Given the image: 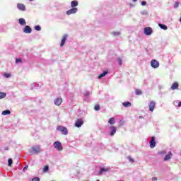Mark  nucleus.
I'll return each mask as SVG.
<instances>
[{"label": "nucleus", "mask_w": 181, "mask_h": 181, "mask_svg": "<svg viewBox=\"0 0 181 181\" xmlns=\"http://www.w3.org/2000/svg\"><path fill=\"white\" fill-rule=\"evenodd\" d=\"M107 74H108V71H105L103 72V74H100L98 76V78L100 79L101 78L105 77Z\"/></svg>", "instance_id": "6ab92c4d"}, {"label": "nucleus", "mask_w": 181, "mask_h": 181, "mask_svg": "<svg viewBox=\"0 0 181 181\" xmlns=\"http://www.w3.org/2000/svg\"><path fill=\"white\" fill-rule=\"evenodd\" d=\"M172 152L169 151L168 154H166L164 158V161H168V160L171 159Z\"/></svg>", "instance_id": "a211bd4d"}, {"label": "nucleus", "mask_w": 181, "mask_h": 181, "mask_svg": "<svg viewBox=\"0 0 181 181\" xmlns=\"http://www.w3.org/2000/svg\"><path fill=\"white\" fill-rule=\"evenodd\" d=\"M156 105V103H155L154 101H151V102L148 104V110H149L151 112H153Z\"/></svg>", "instance_id": "1a4fd4ad"}, {"label": "nucleus", "mask_w": 181, "mask_h": 181, "mask_svg": "<svg viewBox=\"0 0 181 181\" xmlns=\"http://www.w3.org/2000/svg\"><path fill=\"white\" fill-rule=\"evenodd\" d=\"M4 150H5V151H8V147H5V148H4Z\"/></svg>", "instance_id": "37998d69"}, {"label": "nucleus", "mask_w": 181, "mask_h": 181, "mask_svg": "<svg viewBox=\"0 0 181 181\" xmlns=\"http://www.w3.org/2000/svg\"><path fill=\"white\" fill-rule=\"evenodd\" d=\"M28 169V165H26L25 167H24L23 170V172H25V170Z\"/></svg>", "instance_id": "4c0bfd02"}, {"label": "nucleus", "mask_w": 181, "mask_h": 181, "mask_svg": "<svg viewBox=\"0 0 181 181\" xmlns=\"http://www.w3.org/2000/svg\"><path fill=\"white\" fill-rule=\"evenodd\" d=\"M17 8H18L19 11H25L26 10L25 6L20 3L17 4Z\"/></svg>", "instance_id": "9b49d317"}, {"label": "nucleus", "mask_w": 181, "mask_h": 181, "mask_svg": "<svg viewBox=\"0 0 181 181\" xmlns=\"http://www.w3.org/2000/svg\"><path fill=\"white\" fill-rule=\"evenodd\" d=\"M158 26L159 28H160L162 30H168V26L166 25H163V24H161V23H158Z\"/></svg>", "instance_id": "4be33fe9"}, {"label": "nucleus", "mask_w": 181, "mask_h": 181, "mask_svg": "<svg viewBox=\"0 0 181 181\" xmlns=\"http://www.w3.org/2000/svg\"><path fill=\"white\" fill-rule=\"evenodd\" d=\"M48 170H49V166H48V165H45V166L44 167L43 171H44L45 173H47Z\"/></svg>", "instance_id": "cd10ccee"}, {"label": "nucleus", "mask_w": 181, "mask_h": 181, "mask_svg": "<svg viewBox=\"0 0 181 181\" xmlns=\"http://www.w3.org/2000/svg\"><path fill=\"white\" fill-rule=\"evenodd\" d=\"M41 152L40 146H33L30 148V153L32 154H39Z\"/></svg>", "instance_id": "f257e3e1"}, {"label": "nucleus", "mask_w": 181, "mask_h": 181, "mask_svg": "<svg viewBox=\"0 0 181 181\" xmlns=\"http://www.w3.org/2000/svg\"><path fill=\"white\" fill-rule=\"evenodd\" d=\"M180 5V2H175V4H174V8H177L179 7Z\"/></svg>", "instance_id": "2f4dec72"}, {"label": "nucleus", "mask_w": 181, "mask_h": 181, "mask_svg": "<svg viewBox=\"0 0 181 181\" xmlns=\"http://www.w3.org/2000/svg\"><path fill=\"white\" fill-rule=\"evenodd\" d=\"M110 129L111 131L110 133V136H113L117 132V127L115 126H110Z\"/></svg>", "instance_id": "0eeeda50"}, {"label": "nucleus", "mask_w": 181, "mask_h": 181, "mask_svg": "<svg viewBox=\"0 0 181 181\" xmlns=\"http://www.w3.org/2000/svg\"><path fill=\"white\" fill-rule=\"evenodd\" d=\"M178 87H179L178 83H177V82H174V83L172 84L171 89H172V90H177V89H178Z\"/></svg>", "instance_id": "dca6fc26"}, {"label": "nucleus", "mask_w": 181, "mask_h": 181, "mask_svg": "<svg viewBox=\"0 0 181 181\" xmlns=\"http://www.w3.org/2000/svg\"><path fill=\"white\" fill-rule=\"evenodd\" d=\"M146 1H141V6H146Z\"/></svg>", "instance_id": "a19ab883"}, {"label": "nucleus", "mask_w": 181, "mask_h": 181, "mask_svg": "<svg viewBox=\"0 0 181 181\" xmlns=\"http://www.w3.org/2000/svg\"><path fill=\"white\" fill-rule=\"evenodd\" d=\"M158 180V178L157 177H152V181H157Z\"/></svg>", "instance_id": "ea45409f"}, {"label": "nucleus", "mask_w": 181, "mask_h": 181, "mask_svg": "<svg viewBox=\"0 0 181 181\" xmlns=\"http://www.w3.org/2000/svg\"><path fill=\"white\" fill-rule=\"evenodd\" d=\"M4 76H5V78H10L11 77V74L5 73Z\"/></svg>", "instance_id": "f704fd0d"}, {"label": "nucleus", "mask_w": 181, "mask_h": 181, "mask_svg": "<svg viewBox=\"0 0 181 181\" xmlns=\"http://www.w3.org/2000/svg\"><path fill=\"white\" fill-rule=\"evenodd\" d=\"M153 33V29L151 27H146L144 28V34L147 36H150Z\"/></svg>", "instance_id": "39448f33"}, {"label": "nucleus", "mask_w": 181, "mask_h": 181, "mask_svg": "<svg viewBox=\"0 0 181 181\" xmlns=\"http://www.w3.org/2000/svg\"><path fill=\"white\" fill-rule=\"evenodd\" d=\"M30 1H33L34 0H29Z\"/></svg>", "instance_id": "49530a36"}, {"label": "nucleus", "mask_w": 181, "mask_h": 181, "mask_svg": "<svg viewBox=\"0 0 181 181\" xmlns=\"http://www.w3.org/2000/svg\"><path fill=\"white\" fill-rule=\"evenodd\" d=\"M66 39H67V34H64L63 37H62V40H61V43H60V47H61L64 46Z\"/></svg>", "instance_id": "f8f14e48"}, {"label": "nucleus", "mask_w": 181, "mask_h": 181, "mask_svg": "<svg viewBox=\"0 0 181 181\" xmlns=\"http://www.w3.org/2000/svg\"><path fill=\"white\" fill-rule=\"evenodd\" d=\"M115 118L111 117L110 119H108V124H115Z\"/></svg>", "instance_id": "b1692460"}, {"label": "nucleus", "mask_w": 181, "mask_h": 181, "mask_svg": "<svg viewBox=\"0 0 181 181\" xmlns=\"http://www.w3.org/2000/svg\"><path fill=\"white\" fill-rule=\"evenodd\" d=\"M32 31H33V30L29 25H26L25 28H24V29H23L24 33H28V34L32 33Z\"/></svg>", "instance_id": "9d476101"}, {"label": "nucleus", "mask_w": 181, "mask_h": 181, "mask_svg": "<svg viewBox=\"0 0 181 181\" xmlns=\"http://www.w3.org/2000/svg\"><path fill=\"white\" fill-rule=\"evenodd\" d=\"M11 114V111L8 110L2 111V115H8Z\"/></svg>", "instance_id": "5701e85b"}, {"label": "nucleus", "mask_w": 181, "mask_h": 181, "mask_svg": "<svg viewBox=\"0 0 181 181\" xmlns=\"http://www.w3.org/2000/svg\"><path fill=\"white\" fill-rule=\"evenodd\" d=\"M35 30H37V31H40V30H41V27L40 25H35Z\"/></svg>", "instance_id": "c756f323"}, {"label": "nucleus", "mask_w": 181, "mask_h": 181, "mask_svg": "<svg viewBox=\"0 0 181 181\" xmlns=\"http://www.w3.org/2000/svg\"><path fill=\"white\" fill-rule=\"evenodd\" d=\"M53 146L59 151H63L62 143H60L59 141L54 142Z\"/></svg>", "instance_id": "f03ea898"}, {"label": "nucleus", "mask_w": 181, "mask_h": 181, "mask_svg": "<svg viewBox=\"0 0 181 181\" xmlns=\"http://www.w3.org/2000/svg\"><path fill=\"white\" fill-rule=\"evenodd\" d=\"M124 124V120H120L119 127H123Z\"/></svg>", "instance_id": "72a5a7b5"}, {"label": "nucleus", "mask_w": 181, "mask_h": 181, "mask_svg": "<svg viewBox=\"0 0 181 181\" xmlns=\"http://www.w3.org/2000/svg\"><path fill=\"white\" fill-rule=\"evenodd\" d=\"M78 5H79V2H78L77 1L74 0V1H72L71 2V8H76L78 6Z\"/></svg>", "instance_id": "2eb2a0df"}, {"label": "nucleus", "mask_w": 181, "mask_h": 181, "mask_svg": "<svg viewBox=\"0 0 181 181\" xmlns=\"http://www.w3.org/2000/svg\"><path fill=\"white\" fill-rule=\"evenodd\" d=\"M117 62L120 66L123 64V60L121 58H117Z\"/></svg>", "instance_id": "c85d7f7f"}, {"label": "nucleus", "mask_w": 181, "mask_h": 181, "mask_svg": "<svg viewBox=\"0 0 181 181\" xmlns=\"http://www.w3.org/2000/svg\"><path fill=\"white\" fill-rule=\"evenodd\" d=\"M110 170V168H100V170L99 172V175H102L103 173H105V172H109Z\"/></svg>", "instance_id": "f3484780"}, {"label": "nucleus", "mask_w": 181, "mask_h": 181, "mask_svg": "<svg viewBox=\"0 0 181 181\" xmlns=\"http://www.w3.org/2000/svg\"><path fill=\"white\" fill-rule=\"evenodd\" d=\"M18 22H19V24H20L21 25H26V21H25V20L23 19V18H20V19L18 20Z\"/></svg>", "instance_id": "aec40b11"}, {"label": "nucleus", "mask_w": 181, "mask_h": 181, "mask_svg": "<svg viewBox=\"0 0 181 181\" xmlns=\"http://www.w3.org/2000/svg\"><path fill=\"white\" fill-rule=\"evenodd\" d=\"M77 11H78L77 8H72L70 10L66 11V15L70 16V15H72L74 13H76Z\"/></svg>", "instance_id": "6e6552de"}, {"label": "nucleus", "mask_w": 181, "mask_h": 181, "mask_svg": "<svg viewBox=\"0 0 181 181\" xmlns=\"http://www.w3.org/2000/svg\"><path fill=\"white\" fill-rule=\"evenodd\" d=\"M137 0H132V1H134V2H135V1H136Z\"/></svg>", "instance_id": "a18cd8bd"}, {"label": "nucleus", "mask_w": 181, "mask_h": 181, "mask_svg": "<svg viewBox=\"0 0 181 181\" xmlns=\"http://www.w3.org/2000/svg\"><path fill=\"white\" fill-rule=\"evenodd\" d=\"M113 34H114L115 36H117V35H120V33L119 32H115V33H113Z\"/></svg>", "instance_id": "e433bc0d"}, {"label": "nucleus", "mask_w": 181, "mask_h": 181, "mask_svg": "<svg viewBox=\"0 0 181 181\" xmlns=\"http://www.w3.org/2000/svg\"><path fill=\"white\" fill-rule=\"evenodd\" d=\"M21 62H22V59L21 58H18V59H16V64L21 63Z\"/></svg>", "instance_id": "473e14b6"}, {"label": "nucleus", "mask_w": 181, "mask_h": 181, "mask_svg": "<svg viewBox=\"0 0 181 181\" xmlns=\"http://www.w3.org/2000/svg\"><path fill=\"white\" fill-rule=\"evenodd\" d=\"M57 131H60L63 135H67V134L69 133L67 129L62 126H57Z\"/></svg>", "instance_id": "7ed1b4c3"}, {"label": "nucleus", "mask_w": 181, "mask_h": 181, "mask_svg": "<svg viewBox=\"0 0 181 181\" xmlns=\"http://www.w3.org/2000/svg\"><path fill=\"white\" fill-rule=\"evenodd\" d=\"M177 107H181V102L180 101L177 103Z\"/></svg>", "instance_id": "79ce46f5"}, {"label": "nucleus", "mask_w": 181, "mask_h": 181, "mask_svg": "<svg viewBox=\"0 0 181 181\" xmlns=\"http://www.w3.org/2000/svg\"><path fill=\"white\" fill-rule=\"evenodd\" d=\"M6 97V93H0V100L5 98Z\"/></svg>", "instance_id": "a878e982"}, {"label": "nucleus", "mask_w": 181, "mask_h": 181, "mask_svg": "<svg viewBox=\"0 0 181 181\" xmlns=\"http://www.w3.org/2000/svg\"><path fill=\"white\" fill-rule=\"evenodd\" d=\"M151 66L153 69H158L160 66V63L158 61L153 59L151 61Z\"/></svg>", "instance_id": "20e7f679"}, {"label": "nucleus", "mask_w": 181, "mask_h": 181, "mask_svg": "<svg viewBox=\"0 0 181 181\" xmlns=\"http://www.w3.org/2000/svg\"><path fill=\"white\" fill-rule=\"evenodd\" d=\"M62 102H63L62 98H58L55 99V101L54 102V103L57 106H59L60 105H62Z\"/></svg>", "instance_id": "ddd939ff"}, {"label": "nucleus", "mask_w": 181, "mask_h": 181, "mask_svg": "<svg viewBox=\"0 0 181 181\" xmlns=\"http://www.w3.org/2000/svg\"><path fill=\"white\" fill-rule=\"evenodd\" d=\"M119 181H121V180H119Z\"/></svg>", "instance_id": "8fccbe9b"}, {"label": "nucleus", "mask_w": 181, "mask_h": 181, "mask_svg": "<svg viewBox=\"0 0 181 181\" xmlns=\"http://www.w3.org/2000/svg\"><path fill=\"white\" fill-rule=\"evenodd\" d=\"M156 145V142L155 141V137H151V140L150 141V147L153 148Z\"/></svg>", "instance_id": "4468645a"}, {"label": "nucleus", "mask_w": 181, "mask_h": 181, "mask_svg": "<svg viewBox=\"0 0 181 181\" xmlns=\"http://www.w3.org/2000/svg\"><path fill=\"white\" fill-rule=\"evenodd\" d=\"M122 105H123V107H129L132 106V103H131V102H123Z\"/></svg>", "instance_id": "412c9836"}, {"label": "nucleus", "mask_w": 181, "mask_h": 181, "mask_svg": "<svg viewBox=\"0 0 181 181\" xmlns=\"http://www.w3.org/2000/svg\"><path fill=\"white\" fill-rule=\"evenodd\" d=\"M135 93L136 95H142V90L139 89H136Z\"/></svg>", "instance_id": "393cba45"}, {"label": "nucleus", "mask_w": 181, "mask_h": 181, "mask_svg": "<svg viewBox=\"0 0 181 181\" xmlns=\"http://www.w3.org/2000/svg\"><path fill=\"white\" fill-rule=\"evenodd\" d=\"M174 104H177V101H176V102H174Z\"/></svg>", "instance_id": "c03bdc74"}, {"label": "nucleus", "mask_w": 181, "mask_h": 181, "mask_svg": "<svg viewBox=\"0 0 181 181\" xmlns=\"http://www.w3.org/2000/svg\"><path fill=\"white\" fill-rule=\"evenodd\" d=\"M129 160H130V162H132V163H134V160L133 159V158H129Z\"/></svg>", "instance_id": "58836bf2"}, {"label": "nucleus", "mask_w": 181, "mask_h": 181, "mask_svg": "<svg viewBox=\"0 0 181 181\" xmlns=\"http://www.w3.org/2000/svg\"><path fill=\"white\" fill-rule=\"evenodd\" d=\"M32 181H40L39 177H35L33 179H32Z\"/></svg>", "instance_id": "c9c22d12"}, {"label": "nucleus", "mask_w": 181, "mask_h": 181, "mask_svg": "<svg viewBox=\"0 0 181 181\" xmlns=\"http://www.w3.org/2000/svg\"><path fill=\"white\" fill-rule=\"evenodd\" d=\"M83 124V121L81 119H78L76 122H75V127L76 128H80Z\"/></svg>", "instance_id": "423d86ee"}, {"label": "nucleus", "mask_w": 181, "mask_h": 181, "mask_svg": "<svg viewBox=\"0 0 181 181\" xmlns=\"http://www.w3.org/2000/svg\"><path fill=\"white\" fill-rule=\"evenodd\" d=\"M180 21L181 22V17H180Z\"/></svg>", "instance_id": "de8ad7c7"}, {"label": "nucleus", "mask_w": 181, "mask_h": 181, "mask_svg": "<svg viewBox=\"0 0 181 181\" xmlns=\"http://www.w3.org/2000/svg\"><path fill=\"white\" fill-rule=\"evenodd\" d=\"M8 165L11 167L12 165V163H13V160H12V158H8Z\"/></svg>", "instance_id": "bb28decb"}, {"label": "nucleus", "mask_w": 181, "mask_h": 181, "mask_svg": "<svg viewBox=\"0 0 181 181\" xmlns=\"http://www.w3.org/2000/svg\"><path fill=\"white\" fill-rule=\"evenodd\" d=\"M96 181H100L99 180H97Z\"/></svg>", "instance_id": "09e8293b"}, {"label": "nucleus", "mask_w": 181, "mask_h": 181, "mask_svg": "<svg viewBox=\"0 0 181 181\" xmlns=\"http://www.w3.org/2000/svg\"><path fill=\"white\" fill-rule=\"evenodd\" d=\"M100 105H95V111H99L100 110Z\"/></svg>", "instance_id": "7c9ffc66"}]
</instances>
